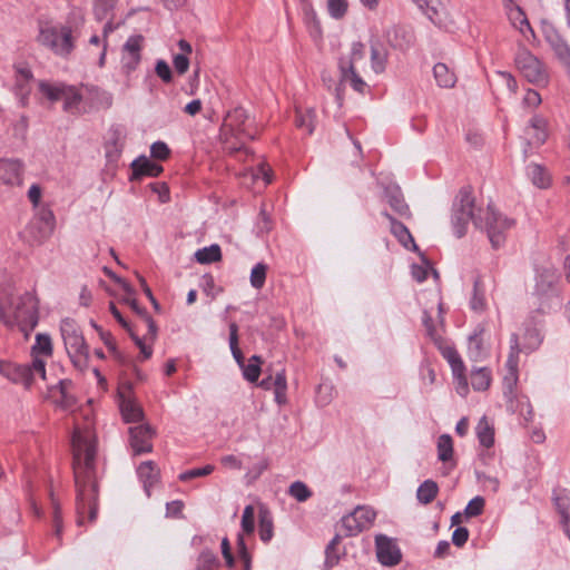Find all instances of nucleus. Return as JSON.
<instances>
[{
    "label": "nucleus",
    "mask_w": 570,
    "mask_h": 570,
    "mask_svg": "<svg viewBox=\"0 0 570 570\" xmlns=\"http://www.w3.org/2000/svg\"><path fill=\"white\" fill-rule=\"evenodd\" d=\"M73 473L77 489L76 511L78 525L95 522L98 511V483L96 479L97 438L87 425L76 426L72 439Z\"/></svg>",
    "instance_id": "obj_1"
},
{
    "label": "nucleus",
    "mask_w": 570,
    "mask_h": 570,
    "mask_svg": "<svg viewBox=\"0 0 570 570\" xmlns=\"http://www.w3.org/2000/svg\"><path fill=\"white\" fill-rule=\"evenodd\" d=\"M39 321L38 299L26 292L16 296L11 287L0 286V322L7 327L18 326L28 338Z\"/></svg>",
    "instance_id": "obj_2"
},
{
    "label": "nucleus",
    "mask_w": 570,
    "mask_h": 570,
    "mask_svg": "<svg viewBox=\"0 0 570 570\" xmlns=\"http://www.w3.org/2000/svg\"><path fill=\"white\" fill-rule=\"evenodd\" d=\"M83 23L85 18L79 12H71L63 24L41 23L37 41L55 55L66 58L73 51Z\"/></svg>",
    "instance_id": "obj_3"
},
{
    "label": "nucleus",
    "mask_w": 570,
    "mask_h": 570,
    "mask_svg": "<svg viewBox=\"0 0 570 570\" xmlns=\"http://www.w3.org/2000/svg\"><path fill=\"white\" fill-rule=\"evenodd\" d=\"M483 214L484 209L475 208L471 190L462 188L453 204L452 226L455 236L463 237L470 222H473L475 227L483 229Z\"/></svg>",
    "instance_id": "obj_4"
},
{
    "label": "nucleus",
    "mask_w": 570,
    "mask_h": 570,
    "mask_svg": "<svg viewBox=\"0 0 570 570\" xmlns=\"http://www.w3.org/2000/svg\"><path fill=\"white\" fill-rule=\"evenodd\" d=\"M60 333L72 365L79 371L86 370L89 360V346L78 324L71 318H65L60 323Z\"/></svg>",
    "instance_id": "obj_5"
},
{
    "label": "nucleus",
    "mask_w": 570,
    "mask_h": 570,
    "mask_svg": "<svg viewBox=\"0 0 570 570\" xmlns=\"http://www.w3.org/2000/svg\"><path fill=\"white\" fill-rule=\"evenodd\" d=\"M247 120L248 115L243 107H236L226 115L220 129L226 149L232 153L239 151L244 146V138H254L247 129Z\"/></svg>",
    "instance_id": "obj_6"
},
{
    "label": "nucleus",
    "mask_w": 570,
    "mask_h": 570,
    "mask_svg": "<svg viewBox=\"0 0 570 570\" xmlns=\"http://www.w3.org/2000/svg\"><path fill=\"white\" fill-rule=\"evenodd\" d=\"M365 46L360 42H353L348 55H344L338 59V69L341 73V82L350 83L357 92L364 94L367 88L366 82L361 77V68L365 66Z\"/></svg>",
    "instance_id": "obj_7"
},
{
    "label": "nucleus",
    "mask_w": 570,
    "mask_h": 570,
    "mask_svg": "<svg viewBox=\"0 0 570 570\" xmlns=\"http://www.w3.org/2000/svg\"><path fill=\"white\" fill-rule=\"evenodd\" d=\"M514 219L498 212L492 204H489L483 214V228L493 248L501 247L505 242V233L514 226Z\"/></svg>",
    "instance_id": "obj_8"
},
{
    "label": "nucleus",
    "mask_w": 570,
    "mask_h": 570,
    "mask_svg": "<svg viewBox=\"0 0 570 570\" xmlns=\"http://www.w3.org/2000/svg\"><path fill=\"white\" fill-rule=\"evenodd\" d=\"M518 375H505L503 379V396L507 410L511 413H519L525 422L533 419V409L528 396L519 395L517 392Z\"/></svg>",
    "instance_id": "obj_9"
},
{
    "label": "nucleus",
    "mask_w": 570,
    "mask_h": 570,
    "mask_svg": "<svg viewBox=\"0 0 570 570\" xmlns=\"http://www.w3.org/2000/svg\"><path fill=\"white\" fill-rule=\"evenodd\" d=\"M515 65L523 77L531 83L543 85L548 81V73L543 63L528 49L521 48L515 56Z\"/></svg>",
    "instance_id": "obj_10"
},
{
    "label": "nucleus",
    "mask_w": 570,
    "mask_h": 570,
    "mask_svg": "<svg viewBox=\"0 0 570 570\" xmlns=\"http://www.w3.org/2000/svg\"><path fill=\"white\" fill-rule=\"evenodd\" d=\"M376 518V512L368 507H357L341 520V530L345 537H354L370 529Z\"/></svg>",
    "instance_id": "obj_11"
},
{
    "label": "nucleus",
    "mask_w": 570,
    "mask_h": 570,
    "mask_svg": "<svg viewBox=\"0 0 570 570\" xmlns=\"http://www.w3.org/2000/svg\"><path fill=\"white\" fill-rule=\"evenodd\" d=\"M375 548L377 560L383 566L393 567L401 561V551L391 538L384 534H377L375 537Z\"/></svg>",
    "instance_id": "obj_12"
},
{
    "label": "nucleus",
    "mask_w": 570,
    "mask_h": 570,
    "mask_svg": "<svg viewBox=\"0 0 570 570\" xmlns=\"http://www.w3.org/2000/svg\"><path fill=\"white\" fill-rule=\"evenodd\" d=\"M144 37L140 35L130 36L122 47L121 63L126 72L136 70L141 60Z\"/></svg>",
    "instance_id": "obj_13"
},
{
    "label": "nucleus",
    "mask_w": 570,
    "mask_h": 570,
    "mask_svg": "<svg viewBox=\"0 0 570 570\" xmlns=\"http://www.w3.org/2000/svg\"><path fill=\"white\" fill-rule=\"evenodd\" d=\"M528 148H538L548 139V120L534 115L524 129Z\"/></svg>",
    "instance_id": "obj_14"
},
{
    "label": "nucleus",
    "mask_w": 570,
    "mask_h": 570,
    "mask_svg": "<svg viewBox=\"0 0 570 570\" xmlns=\"http://www.w3.org/2000/svg\"><path fill=\"white\" fill-rule=\"evenodd\" d=\"M130 445L136 455L149 453L153 451L151 439L154 435L153 429L147 425H137L129 429Z\"/></svg>",
    "instance_id": "obj_15"
},
{
    "label": "nucleus",
    "mask_w": 570,
    "mask_h": 570,
    "mask_svg": "<svg viewBox=\"0 0 570 570\" xmlns=\"http://www.w3.org/2000/svg\"><path fill=\"white\" fill-rule=\"evenodd\" d=\"M0 373L13 383H20L26 387L32 384V370L28 367V364L0 361Z\"/></svg>",
    "instance_id": "obj_16"
},
{
    "label": "nucleus",
    "mask_w": 570,
    "mask_h": 570,
    "mask_svg": "<svg viewBox=\"0 0 570 570\" xmlns=\"http://www.w3.org/2000/svg\"><path fill=\"white\" fill-rule=\"evenodd\" d=\"M23 165L17 159H0V180L10 186L22 184Z\"/></svg>",
    "instance_id": "obj_17"
},
{
    "label": "nucleus",
    "mask_w": 570,
    "mask_h": 570,
    "mask_svg": "<svg viewBox=\"0 0 570 570\" xmlns=\"http://www.w3.org/2000/svg\"><path fill=\"white\" fill-rule=\"evenodd\" d=\"M552 501L561 517V524L564 531L570 534V491L564 488L554 489L552 492Z\"/></svg>",
    "instance_id": "obj_18"
},
{
    "label": "nucleus",
    "mask_w": 570,
    "mask_h": 570,
    "mask_svg": "<svg viewBox=\"0 0 570 570\" xmlns=\"http://www.w3.org/2000/svg\"><path fill=\"white\" fill-rule=\"evenodd\" d=\"M132 174L130 179L138 180L144 176L158 177L163 173V166L151 161L146 156H139L131 163Z\"/></svg>",
    "instance_id": "obj_19"
},
{
    "label": "nucleus",
    "mask_w": 570,
    "mask_h": 570,
    "mask_svg": "<svg viewBox=\"0 0 570 570\" xmlns=\"http://www.w3.org/2000/svg\"><path fill=\"white\" fill-rule=\"evenodd\" d=\"M382 216L390 222V232L397 238V240L407 249H416L415 242L407 229V227L396 220L390 213L382 212Z\"/></svg>",
    "instance_id": "obj_20"
},
{
    "label": "nucleus",
    "mask_w": 570,
    "mask_h": 570,
    "mask_svg": "<svg viewBox=\"0 0 570 570\" xmlns=\"http://www.w3.org/2000/svg\"><path fill=\"white\" fill-rule=\"evenodd\" d=\"M559 275L553 268H542L537 272L533 293L559 289Z\"/></svg>",
    "instance_id": "obj_21"
},
{
    "label": "nucleus",
    "mask_w": 570,
    "mask_h": 570,
    "mask_svg": "<svg viewBox=\"0 0 570 570\" xmlns=\"http://www.w3.org/2000/svg\"><path fill=\"white\" fill-rule=\"evenodd\" d=\"M434 343L442 356L449 362L452 373L460 374L461 370H465L463 361L454 346L445 342L442 337L436 338Z\"/></svg>",
    "instance_id": "obj_22"
},
{
    "label": "nucleus",
    "mask_w": 570,
    "mask_h": 570,
    "mask_svg": "<svg viewBox=\"0 0 570 570\" xmlns=\"http://www.w3.org/2000/svg\"><path fill=\"white\" fill-rule=\"evenodd\" d=\"M533 296L537 299L538 312L542 314H548L561 305V296L559 289L533 293Z\"/></svg>",
    "instance_id": "obj_23"
},
{
    "label": "nucleus",
    "mask_w": 570,
    "mask_h": 570,
    "mask_svg": "<svg viewBox=\"0 0 570 570\" xmlns=\"http://www.w3.org/2000/svg\"><path fill=\"white\" fill-rule=\"evenodd\" d=\"M386 202L390 207L401 217L409 218L411 216L410 207L405 203L404 197L400 188H386L385 189Z\"/></svg>",
    "instance_id": "obj_24"
},
{
    "label": "nucleus",
    "mask_w": 570,
    "mask_h": 570,
    "mask_svg": "<svg viewBox=\"0 0 570 570\" xmlns=\"http://www.w3.org/2000/svg\"><path fill=\"white\" fill-rule=\"evenodd\" d=\"M389 51L379 41L371 42V68L375 73H382L386 69Z\"/></svg>",
    "instance_id": "obj_25"
},
{
    "label": "nucleus",
    "mask_w": 570,
    "mask_h": 570,
    "mask_svg": "<svg viewBox=\"0 0 570 570\" xmlns=\"http://www.w3.org/2000/svg\"><path fill=\"white\" fill-rule=\"evenodd\" d=\"M509 18L514 28H517L527 40L534 38V31L532 30L525 13L520 7H515L510 10Z\"/></svg>",
    "instance_id": "obj_26"
},
{
    "label": "nucleus",
    "mask_w": 570,
    "mask_h": 570,
    "mask_svg": "<svg viewBox=\"0 0 570 570\" xmlns=\"http://www.w3.org/2000/svg\"><path fill=\"white\" fill-rule=\"evenodd\" d=\"M434 24L442 23L443 7L439 0H413Z\"/></svg>",
    "instance_id": "obj_27"
},
{
    "label": "nucleus",
    "mask_w": 570,
    "mask_h": 570,
    "mask_svg": "<svg viewBox=\"0 0 570 570\" xmlns=\"http://www.w3.org/2000/svg\"><path fill=\"white\" fill-rule=\"evenodd\" d=\"M475 433L482 446L490 449L494 444V429L488 421L487 416H482L479 420Z\"/></svg>",
    "instance_id": "obj_28"
},
{
    "label": "nucleus",
    "mask_w": 570,
    "mask_h": 570,
    "mask_svg": "<svg viewBox=\"0 0 570 570\" xmlns=\"http://www.w3.org/2000/svg\"><path fill=\"white\" fill-rule=\"evenodd\" d=\"M140 480L144 483L145 490L148 495L149 488L153 487L158 480V470L153 461L142 462L137 470Z\"/></svg>",
    "instance_id": "obj_29"
},
{
    "label": "nucleus",
    "mask_w": 570,
    "mask_h": 570,
    "mask_svg": "<svg viewBox=\"0 0 570 570\" xmlns=\"http://www.w3.org/2000/svg\"><path fill=\"white\" fill-rule=\"evenodd\" d=\"M120 412L125 422H138L142 419V409L132 400L122 397L120 401Z\"/></svg>",
    "instance_id": "obj_30"
},
{
    "label": "nucleus",
    "mask_w": 570,
    "mask_h": 570,
    "mask_svg": "<svg viewBox=\"0 0 570 570\" xmlns=\"http://www.w3.org/2000/svg\"><path fill=\"white\" fill-rule=\"evenodd\" d=\"M527 174L532 184L539 188H548L551 184L550 175L547 169L538 164H530L527 167Z\"/></svg>",
    "instance_id": "obj_31"
},
{
    "label": "nucleus",
    "mask_w": 570,
    "mask_h": 570,
    "mask_svg": "<svg viewBox=\"0 0 570 570\" xmlns=\"http://www.w3.org/2000/svg\"><path fill=\"white\" fill-rule=\"evenodd\" d=\"M509 343L510 351L505 363V367L508 370L507 375H518L519 354L521 352L518 334H511Z\"/></svg>",
    "instance_id": "obj_32"
},
{
    "label": "nucleus",
    "mask_w": 570,
    "mask_h": 570,
    "mask_svg": "<svg viewBox=\"0 0 570 570\" xmlns=\"http://www.w3.org/2000/svg\"><path fill=\"white\" fill-rule=\"evenodd\" d=\"M547 40L553 49L556 56L566 66H570V47L568 43L558 33L548 35Z\"/></svg>",
    "instance_id": "obj_33"
},
{
    "label": "nucleus",
    "mask_w": 570,
    "mask_h": 570,
    "mask_svg": "<svg viewBox=\"0 0 570 570\" xmlns=\"http://www.w3.org/2000/svg\"><path fill=\"white\" fill-rule=\"evenodd\" d=\"M434 78L440 87L452 88L456 82V77L445 63L439 62L433 67Z\"/></svg>",
    "instance_id": "obj_34"
},
{
    "label": "nucleus",
    "mask_w": 570,
    "mask_h": 570,
    "mask_svg": "<svg viewBox=\"0 0 570 570\" xmlns=\"http://www.w3.org/2000/svg\"><path fill=\"white\" fill-rule=\"evenodd\" d=\"M63 91V109L73 114L79 109V105L82 101V95L75 86L65 85Z\"/></svg>",
    "instance_id": "obj_35"
},
{
    "label": "nucleus",
    "mask_w": 570,
    "mask_h": 570,
    "mask_svg": "<svg viewBox=\"0 0 570 570\" xmlns=\"http://www.w3.org/2000/svg\"><path fill=\"white\" fill-rule=\"evenodd\" d=\"M315 111L311 108L301 109L296 108L295 124L296 126L305 130L306 134L311 135L314 131Z\"/></svg>",
    "instance_id": "obj_36"
},
{
    "label": "nucleus",
    "mask_w": 570,
    "mask_h": 570,
    "mask_svg": "<svg viewBox=\"0 0 570 570\" xmlns=\"http://www.w3.org/2000/svg\"><path fill=\"white\" fill-rule=\"evenodd\" d=\"M439 493V487L433 480H425L416 491V498L422 504L431 503Z\"/></svg>",
    "instance_id": "obj_37"
},
{
    "label": "nucleus",
    "mask_w": 570,
    "mask_h": 570,
    "mask_svg": "<svg viewBox=\"0 0 570 570\" xmlns=\"http://www.w3.org/2000/svg\"><path fill=\"white\" fill-rule=\"evenodd\" d=\"M273 389H274L275 402L278 405L285 404L287 402V396H286L287 381H286V374H285L284 368L276 372V374L274 376Z\"/></svg>",
    "instance_id": "obj_38"
},
{
    "label": "nucleus",
    "mask_w": 570,
    "mask_h": 570,
    "mask_svg": "<svg viewBox=\"0 0 570 570\" xmlns=\"http://www.w3.org/2000/svg\"><path fill=\"white\" fill-rule=\"evenodd\" d=\"M66 83H51L49 81H40L38 87L39 91L51 102H56L62 99L63 89Z\"/></svg>",
    "instance_id": "obj_39"
},
{
    "label": "nucleus",
    "mask_w": 570,
    "mask_h": 570,
    "mask_svg": "<svg viewBox=\"0 0 570 570\" xmlns=\"http://www.w3.org/2000/svg\"><path fill=\"white\" fill-rule=\"evenodd\" d=\"M342 534L337 533L335 537L330 541L325 549V570H330L333 567H335L341 559V554L337 550V547L341 542Z\"/></svg>",
    "instance_id": "obj_40"
},
{
    "label": "nucleus",
    "mask_w": 570,
    "mask_h": 570,
    "mask_svg": "<svg viewBox=\"0 0 570 570\" xmlns=\"http://www.w3.org/2000/svg\"><path fill=\"white\" fill-rule=\"evenodd\" d=\"M273 518L267 510L259 511L258 534L263 542L267 543L273 538Z\"/></svg>",
    "instance_id": "obj_41"
},
{
    "label": "nucleus",
    "mask_w": 570,
    "mask_h": 570,
    "mask_svg": "<svg viewBox=\"0 0 570 570\" xmlns=\"http://www.w3.org/2000/svg\"><path fill=\"white\" fill-rule=\"evenodd\" d=\"M491 383V372L487 367L473 370L471 373V385L475 391H485Z\"/></svg>",
    "instance_id": "obj_42"
},
{
    "label": "nucleus",
    "mask_w": 570,
    "mask_h": 570,
    "mask_svg": "<svg viewBox=\"0 0 570 570\" xmlns=\"http://www.w3.org/2000/svg\"><path fill=\"white\" fill-rule=\"evenodd\" d=\"M195 257L200 264H210L220 261L222 250L216 244L198 249Z\"/></svg>",
    "instance_id": "obj_43"
},
{
    "label": "nucleus",
    "mask_w": 570,
    "mask_h": 570,
    "mask_svg": "<svg viewBox=\"0 0 570 570\" xmlns=\"http://www.w3.org/2000/svg\"><path fill=\"white\" fill-rule=\"evenodd\" d=\"M438 458L442 462H448L453 458V441L449 434H442L438 439Z\"/></svg>",
    "instance_id": "obj_44"
},
{
    "label": "nucleus",
    "mask_w": 570,
    "mask_h": 570,
    "mask_svg": "<svg viewBox=\"0 0 570 570\" xmlns=\"http://www.w3.org/2000/svg\"><path fill=\"white\" fill-rule=\"evenodd\" d=\"M118 0H94V12L98 20L107 19L117 6Z\"/></svg>",
    "instance_id": "obj_45"
},
{
    "label": "nucleus",
    "mask_w": 570,
    "mask_h": 570,
    "mask_svg": "<svg viewBox=\"0 0 570 570\" xmlns=\"http://www.w3.org/2000/svg\"><path fill=\"white\" fill-rule=\"evenodd\" d=\"M266 273L267 265H265L264 263L256 264L250 272V285L256 289H261L265 284Z\"/></svg>",
    "instance_id": "obj_46"
},
{
    "label": "nucleus",
    "mask_w": 570,
    "mask_h": 570,
    "mask_svg": "<svg viewBox=\"0 0 570 570\" xmlns=\"http://www.w3.org/2000/svg\"><path fill=\"white\" fill-rule=\"evenodd\" d=\"M261 363H262V358L257 355H253L250 358H249V362L248 364L244 367V377L248 381V382H256L259 377V374H261Z\"/></svg>",
    "instance_id": "obj_47"
},
{
    "label": "nucleus",
    "mask_w": 570,
    "mask_h": 570,
    "mask_svg": "<svg viewBox=\"0 0 570 570\" xmlns=\"http://www.w3.org/2000/svg\"><path fill=\"white\" fill-rule=\"evenodd\" d=\"M288 494L298 502H305L312 497V491L302 481H295L289 485Z\"/></svg>",
    "instance_id": "obj_48"
},
{
    "label": "nucleus",
    "mask_w": 570,
    "mask_h": 570,
    "mask_svg": "<svg viewBox=\"0 0 570 570\" xmlns=\"http://www.w3.org/2000/svg\"><path fill=\"white\" fill-rule=\"evenodd\" d=\"M481 285V279L476 278L474 281L473 295L470 302L471 308L475 312H482L485 308V298Z\"/></svg>",
    "instance_id": "obj_49"
},
{
    "label": "nucleus",
    "mask_w": 570,
    "mask_h": 570,
    "mask_svg": "<svg viewBox=\"0 0 570 570\" xmlns=\"http://www.w3.org/2000/svg\"><path fill=\"white\" fill-rule=\"evenodd\" d=\"M32 353H41L46 356H50L52 354L51 338L48 334H37L36 343L32 346Z\"/></svg>",
    "instance_id": "obj_50"
},
{
    "label": "nucleus",
    "mask_w": 570,
    "mask_h": 570,
    "mask_svg": "<svg viewBox=\"0 0 570 570\" xmlns=\"http://www.w3.org/2000/svg\"><path fill=\"white\" fill-rule=\"evenodd\" d=\"M305 22L309 28L313 38L317 39L322 36L321 23L317 19L316 12L312 7L305 9Z\"/></svg>",
    "instance_id": "obj_51"
},
{
    "label": "nucleus",
    "mask_w": 570,
    "mask_h": 570,
    "mask_svg": "<svg viewBox=\"0 0 570 570\" xmlns=\"http://www.w3.org/2000/svg\"><path fill=\"white\" fill-rule=\"evenodd\" d=\"M255 529V510L253 505H246L242 515V530L246 534H252Z\"/></svg>",
    "instance_id": "obj_52"
},
{
    "label": "nucleus",
    "mask_w": 570,
    "mask_h": 570,
    "mask_svg": "<svg viewBox=\"0 0 570 570\" xmlns=\"http://www.w3.org/2000/svg\"><path fill=\"white\" fill-rule=\"evenodd\" d=\"M348 3L346 0H327V10L332 18L341 19L347 12Z\"/></svg>",
    "instance_id": "obj_53"
},
{
    "label": "nucleus",
    "mask_w": 570,
    "mask_h": 570,
    "mask_svg": "<svg viewBox=\"0 0 570 570\" xmlns=\"http://www.w3.org/2000/svg\"><path fill=\"white\" fill-rule=\"evenodd\" d=\"M229 346L235 360L240 363L243 360V354L238 348V326L236 323L229 324Z\"/></svg>",
    "instance_id": "obj_54"
},
{
    "label": "nucleus",
    "mask_w": 570,
    "mask_h": 570,
    "mask_svg": "<svg viewBox=\"0 0 570 570\" xmlns=\"http://www.w3.org/2000/svg\"><path fill=\"white\" fill-rule=\"evenodd\" d=\"M214 470H215L214 465L207 464V465H205L203 468H196V469H191V470L185 471V472L180 473L178 478H179L180 481L185 482V481H189L191 479L207 476Z\"/></svg>",
    "instance_id": "obj_55"
},
{
    "label": "nucleus",
    "mask_w": 570,
    "mask_h": 570,
    "mask_svg": "<svg viewBox=\"0 0 570 570\" xmlns=\"http://www.w3.org/2000/svg\"><path fill=\"white\" fill-rule=\"evenodd\" d=\"M485 501L482 497H474L465 507L464 514L468 518L478 517L483 512Z\"/></svg>",
    "instance_id": "obj_56"
},
{
    "label": "nucleus",
    "mask_w": 570,
    "mask_h": 570,
    "mask_svg": "<svg viewBox=\"0 0 570 570\" xmlns=\"http://www.w3.org/2000/svg\"><path fill=\"white\" fill-rule=\"evenodd\" d=\"M101 341L105 343V345L108 347V350L112 353V355L121 363H125V356L117 350L115 340L112 335L109 332L100 331L99 334Z\"/></svg>",
    "instance_id": "obj_57"
},
{
    "label": "nucleus",
    "mask_w": 570,
    "mask_h": 570,
    "mask_svg": "<svg viewBox=\"0 0 570 570\" xmlns=\"http://www.w3.org/2000/svg\"><path fill=\"white\" fill-rule=\"evenodd\" d=\"M170 155V149L164 141H156L150 146V156L157 160H166Z\"/></svg>",
    "instance_id": "obj_58"
},
{
    "label": "nucleus",
    "mask_w": 570,
    "mask_h": 570,
    "mask_svg": "<svg viewBox=\"0 0 570 570\" xmlns=\"http://www.w3.org/2000/svg\"><path fill=\"white\" fill-rule=\"evenodd\" d=\"M156 75L166 83L171 82L173 73L169 65L165 60H158L155 67Z\"/></svg>",
    "instance_id": "obj_59"
},
{
    "label": "nucleus",
    "mask_w": 570,
    "mask_h": 570,
    "mask_svg": "<svg viewBox=\"0 0 570 570\" xmlns=\"http://www.w3.org/2000/svg\"><path fill=\"white\" fill-rule=\"evenodd\" d=\"M174 68L178 75H184L189 68V59L185 53H178L173 59Z\"/></svg>",
    "instance_id": "obj_60"
},
{
    "label": "nucleus",
    "mask_w": 570,
    "mask_h": 570,
    "mask_svg": "<svg viewBox=\"0 0 570 570\" xmlns=\"http://www.w3.org/2000/svg\"><path fill=\"white\" fill-rule=\"evenodd\" d=\"M28 367L32 370V380L36 375L41 379L46 377V362L43 360L35 356L31 364H28Z\"/></svg>",
    "instance_id": "obj_61"
},
{
    "label": "nucleus",
    "mask_w": 570,
    "mask_h": 570,
    "mask_svg": "<svg viewBox=\"0 0 570 570\" xmlns=\"http://www.w3.org/2000/svg\"><path fill=\"white\" fill-rule=\"evenodd\" d=\"M469 539V530L463 527L456 528L452 533V542L456 547H463Z\"/></svg>",
    "instance_id": "obj_62"
},
{
    "label": "nucleus",
    "mask_w": 570,
    "mask_h": 570,
    "mask_svg": "<svg viewBox=\"0 0 570 570\" xmlns=\"http://www.w3.org/2000/svg\"><path fill=\"white\" fill-rule=\"evenodd\" d=\"M423 325L425 327V331H426V334L434 342L436 338L441 337L440 335L436 334V331H435V327L433 325V320L431 317V315L424 311L423 313Z\"/></svg>",
    "instance_id": "obj_63"
},
{
    "label": "nucleus",
    "mask_w": 570,
    "mask_h": 570,
    "mask_svg": "<svg viewBox=\"0 0 570 570\" xmlns=\"http://www.w3.org/2000/svg\"><path fill=\"white\" fill-rule=\"evenodd\" d=\"M527 338L529 342L525 345V348H529L530 351L538 348L542 341L539 331L535 328L527 332Z\"/></svg>",
    "instance_id": "obj_64"
}]
</instances>
